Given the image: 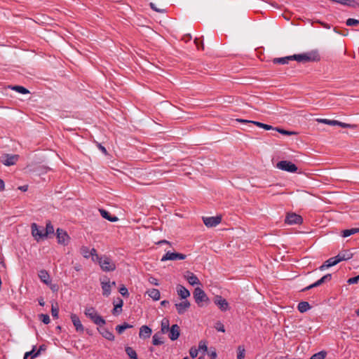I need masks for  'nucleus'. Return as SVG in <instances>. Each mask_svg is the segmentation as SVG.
Returning a JSON list of instances; mask_svg holds the SVG:
<instances>
[{
	"label": "nucleus",
	"mask_w": 359,
	"mask_h": 359,
	"mask_svg": "<svg viewBox=\"0 0 359 359\" xmlns=\"http://www.w3.org/2000/svg\"><path fill=\"white\" fill-rule=\"evenodd\" d=\"M150 283L155 285H158V283L157 282V280L156 278H152V280H150Z\"/></svg>",
	"instance_id": "774afa93"
},
{
	"label": "nucleus",
	"mask_w": 359,
	"mask_h": 359,
	"mask_svg": "<svg viewBox=\"0 0 359 359\" xmlns=\"http://www.w3.org/2000/svg\"><path fill=\"white\" fill-rule=\"evenodd\" d=\"M39 277L40 280L46 285L50 283V277L47 271L43 269L39 272Z\"/></svg>",
	"instance_id": "cd10ccee"
},
{
	"label": "nucleus",
	"mask_w": 359,
	"mask_h": 359,
	"mask_svg": "<svg viewBox=\"0 0 359 359\" xmlns=\"http://www.w3.org/2000/svg\"><path fill=\"white\" fill-rule=\"evenodd\" d=\"M236 121L238 122H240V123H250L251 121H248V120H246V119L238 118V119H236Z\"/></svg>",
	"instance_id": "680f3d73"
},
{
	"label": "nucleus",
	"mask_w": 359,
	"mask_h": 359,
	"mask_svg": "<svg viewBox=\"0 0 359 359\" xmlns=\"http://www.w3.org/2000/svg\"><path fill=\"white\" fill-rule=\"evenodd\" d=\"M214 327L215 330H217L218 332H225V328L223 325V323L221 321H217L215 324Z\"/></svg>",
	"instance_id": "a18cd8bd"
},
{
	"label": "nucleus",
	"mask_w": 359,
	"mask_h": 359,
	"mask_svg": "<svg viewBox=\"0 0 359 359\" xmlns=\"http://www.w3.org/2000/svg\"><path fill=\"white\" fill-rule=\"evenodd\" d=\"M114 308L112 310V314L118 316L122 312V306L123 305V301L120 297L117 298V302H114Z\"/></svg>",
	"instance_id": "b1692460"
},
{
	"label": "nucleus",
	"mask_w": 359,
	"mask_h": 359,
	"mask_svg": "<svg viewBox=\"0 0 359 359\" xmlns=\"http://www.w3.org/2000/svg\"><path fill=\"white\" fill-rule=\"evenodd\" d=\"M100 283L102 289V294L105 297H108L111 294V283L107 276L103 278H100Z\"/></svg>",
	"instance_id": "2eb2a0df"
},
{
	"label": "nucleus",
	"mask_w": 359,
	"mask_h": 359,
	"mask_svg": "<svg viewBox=\"0 0 359 359\" xmlns=\"http://www.w3.org/2000/svg\"><path fill=\"white\" fill-rule=\"evenodd\" d=\"M331 279H332V274L327 273V274L323 276L321 278L318 280L316 282H317V284H318V285L320 286V285H323V283L330 281Z\"/></svg>",
	"instance_id": "58836bf2"
},
{
	"label": "nucleus",
	"mask_w": 359,
	"mask_h": 359,
	"mask_svg": "<svg viewBox=\"0 0 359 359\" xmlns=\"http://www.w3.org/2000/svg\"><path fill=\"white\" fill-rule=\"evenodd\" d=\"M169 332V338L172 341H175L178 339L180 334V329L178 325L175 324L170 327Z\"/></svg>",
	"instance_id": "f3484780"
},
{
	"label": "nucleus",
	"mask_w": 359,
	"mask_h": 359,
	"mask_svg": "<svg viewBox=\"0 0 359 359\" xmlns=\"http://www.w3.org/2000/svg\"><path fill=\"white\" fill-rule=\"evenodd\" d=\"M71 320H72V322L74 325V326L75 327V329L77 332H83L84 330V328H83V326L79 318V316L75 314V313H72L71 314Z\"/></svg>",
	"instance_id": "aec40b11"
},
{
	"label": "nucleus",
	"mask_w": 359,
	"mask_h": 359,
	"mask_svg": "<svg viewBox=\"0 0 359 359\" xmlns=\"http://www.w3.org/2000/svg\"><path fill=\"white\" fill-rule=\"evenodd\" d=\"M169 304H170V302H169V301H168V300H163V301H162V302H161V305L162 306H166L169 305Z\"/></svg>",
	"instance_id": "0e129e2a"
},
{
	"label": "nucleus",
	"mask_w": 359,
	"mask_h": 359,
	"mask_svg": "<svg viewBox=\"0 0 359 359\" xmlns=\"http://www.w3.org/2000/svg\"><path fill=\"white\" fill-rule=\"evenodd\" d=\"M90 252H91L90 256L92 257V259L93 262H97V256L98 255L97 254V251L95 248L90 249Z\"/></svg>",
	"instance_id": "5fc2aeb1"
},
{
	"label": "nucleus",
	"mask_w": 359,
	"mask_h": 359,
	"mask_svg": "<svg viewBox=\"0 0 359 359\" xmlns=\"http://www.w3.org/2000/svg\"><path fill=\"white\" fill-rule=\"evenodd\" d=\"M54 233V227L50 221H48L46 224V228L44 229V235L45 238L48 237L50 235Z\"/></svg>",
	"instance_id": "c85d7f7f"
},
{
	"label": "nucleus",
	"mask_w": 359,
	"mask_h": 359,
	"mask_svg": "<svg viewBox=\"0 0 359 359\" xmlns=\"http://www.w3.org/2000/svg\"><path fill=\"white\" fill-rule=\"evenodd\" d=\"M198 351L199 350H202L204 352H207L208 351V346L206 345V343L203 341H201L198 344Z\"/></svg>",
	"instance_id": "3c124183"
},
{
	"label": "nucleus",
	"mask_w": 359,
	"mask_h": 359,
	"mask_svg": "<svg viewBox=\"0 0 359 359\" xmlns=\"http://www.w3.org/2000/svg\"><path fill=\"white\" fill-rule=\"evenodd\" d=\"M214 303L222 311H226L229 309L228 302L220 295H217L215 297Z\"/></svg>",
	"instance_id": "ddd939ff"
},
{
	"label": "nucleus",
	"mask_w": 359,
	"mask_h": 359,
	"mask_svg": "<svg viewBox=\"0 0 359 359\" xmlns=\"http://www.w3.org/2000/svg\"><path fill=\"white\" fill-rule=\"evenodd\" d=\"M152 344L154 346H159L163 344V341L161 340V334L159 332L153 335Z\"/></svg>",
	"instance_id": "c9c22d12"
},
{
	"label": "nucleus",
	"mask_w": 359,
	"mask_h": 359,
	"mask_svg": "<svg viewBox=\"0 0 359 359\" xmlns=\"http://www.w3.org/2000/svg\"><path fill=\"white\" fill-rule=\"evenodd\" d=\"M203 221L206 226L214 227L221 222L222 216L217 215L215 217H203Z\"/></svg>",
	"instance_id": "9b49d317"
},
{
	"label": "nucleus",
	"mask_w": 359,
	"mask_h": 359,
	"mask_svg": "<svg viewBox=\"0 0 359 359\" xmlns=\"http://www.w3.org/2000/svg\"><path fill=\"white\" fill-rule=\"evenodd\" d=\"M5 189V183L3 180L0 179V191H4Z\"/></svg>",
	"instance_id": "052dcab7"
},
{
	"label": "nucleus",
	"mask_w": 359,
	"mask_h": 359,
	"mask_svg": "<svg viewBox=\"0 0 359 359\" xmlns=\"http://www.w3.org/2000/svg\"><path fill=\"white\" fill-rule=\"evenodd\" d=\"M317 121L319 123H323L330 126H339L343 128H348L351 127V125L348 123H343L337 120H330L327 118H318Z\"/></svg>",
	"instance_id": "4468645a"
},
{
	"label": "nucleus",
	"mask_w": 359,
	"mask_h": 359,
	"mask_svg": "<svg viewBox=\"0 0 359 359\" xmlns=\"http://www.w3.org/2000/svg\"><path fill=\"white\" fill-rule=\"evenodd\" d=\"M97 330L100 332V334L106 339H107L109 341L114 340L115 337H114L113 332H111L110 330H109L107 328L103 327L102 326V327H100L99 328H97Z\"/></svg>",
	"instance_id": "412c9836"
},
{
	"label": "nucleus",
	"mask_w": 359,
	"mask_h": 359,
	"mask_svg": "<svg viewBox=\"0 0 359 359\" xmlns=\"http://www.w3.org/2000/svg\"><path fill=\"white\" fill-rule=\"evenodd\" d=\"M296 61L299 62H318L320 60V56L317 50H313L302 54H295Z\"/></svg>",
	"instance_id": "f257e3e1"
},
{
	"label": "nucleus",
	"mask_w": 359,
	"mask_h": 359,
	"mask_svg": "<svg viewBox=\"0 0 359 359\" xmlns=\"http://www.w3.org/2000/svg\"><path fill=\"white\" fill-rule=\"evenodd\" d=\"M311 306L307 302H301L298 304L297 309L300 313H305L311 309Z\"/></svg>",
	"instance_id": "7c9ffc66"
},
{
	"label": "nucleus",
	"mask_w": 359,
	"mask_h": 359,
	"mask_svg": "<svg viewBox=\"0 0 359 359\" xmlns=\"http://www.w3.org/2000/svg\"><path fill=\"white\" fill-rule=\"evenodd\" d=\"M250 123L252 124H254V125L259 127V128H264V130H273V127L272 126L268 125V124H266V123H261V122H259V121H250Z\"/></svg>",
	"instance_id": "4c0bfd02"
},
{
	"label": "nucleus",
	"mask_w": 359,
	"mask_h": 359,
	"mask_svg": "<svg viewBox=\"0 0 359 359\" xmlns=\"http://www.w3.org/2000/svg\"><path fill=\"white\" fill-rule=\"evenodd\" d=\"M149 6H150L151 8L153 11H156V12H158V13H165V9L158 8L156 6L155 4H154V3H150V4H149Z\"/></svg>",
	"instance_id": "603ef678"
},
{
	"label": "nucleus",
	"mask_w": 359,
	"mask_h": 359,
	"mask_svg": "<svg viewBox=\"0 0 359 359\" xmlns=\"http://www.w3.org/2000/svg\"><path fill=\"white\" fill-rule=\"evenodd\" d=\"M327 355L326 351H322L313 354L310 359H325Z\"/></svg>",
	"instance_id": "37998d69"
},
{
	"label": "nucleus",
	"mask_w": 359,
	"mask_h": 359,
	"mask_svg": "<svg viewBox=\"0 0 359 359\" xmlns=\"http://www.w3.org/2000/svg\"><path fill=\"white\" fill-rule=\"evenodd\" d=\"M276 168H278L280 170L292 173L296 172L298 169L294 163L289 161H279L276 165Z\"/></svg>",
	"instance_id": "39448f33"
},
{
	"label": "nucleus",
	"mask_w": 359,
	"mask_h": 359,
	"mask_svg": "<svg viewBox=\"0 0 359 359\" xmlns=\"http://www.w3.org/2000/svg\"><path fill=\"white\" fill-rule=\"evenodd\" d=\"M39 318L46 325L50 323V317L48 314H41Z\"/></svg>",
	"instance_id": "de8ad7c7"
},
{
	"label": "nucleus",
	"mask_w": 359,
	"mask_h": 359,
	"mask_svg": "<svg viewBox=\"0 0 359 359\" xmlns=\"http://www.w3.org/2000/svg\"><path fill=\"white\" fill-rule=\"evenodd\" d=\"M285 222L287 224L292 225V224H300L303 222V219L302 216L292 212L288 213L286 215V217L285 219Z\"/></svg>",
	"instance_id": "9d476101"
},
{
	"label": "nucleus",
	"mask_w": 359,
	"mask_h": 359,
	"mask_svg": "<svg viewBox=\"0 0 359 359\" xmlns=\"http://www.w3.org/2000/svg\"><path fill=\"white\" fill-rule=\"evenodd\" d=\"M36 346H33L32 349L30 351L26 352L24 355L23 359H27L29 356L31 357V359H34L38 357L42 352L46 350V346L45 344H41L39 346L38 350L36 351Z\"/></svg>",
	"instance_id": "6e6552de"
},
{
	"label": "nucleus",
	"mask_w": 359,
	"mask_h": 359,
	"mask_svg": "<svg viewBox=\"0 0 359 359\" xmlns=\"http://www.w3.org/2000/svg\"><path fill=\"white\" fill-rule=\"evenodd\" d=\"M176 290L177 294L182 299L187 300L186 299L190 296V292L182 285H177Z\"/></svg>",
	"instance_id": "4be33fe9"
},
{
	"label": "nucleus",
	"mask_w": 359,
	"mask_h": 359,
	"mask_svg": "<svg viewBox=\"0 0 359 359\" xmlns=\"http://www.w3.org/2000/svg\"><path fill=\"white\" fill-rule=\"evenodd\" d=\"M175 306L179 315H183L191 306L188 300H184L180 303H176Z\"/></svg>",
	"instance_id": "dca6fc26"
},
{
	"label": "nucleus",
	"mask_w": 359,
	"mask_h": 359,
	"mask_svg": "<svg viewBox=\"0 0 359 359\" xmlns=\"http://www.w3.org/2000/svg\"><path fill=\"white\" fill-rule=\"evenodd\" d=\"M312 288H313V285H312V284H311V285H309V286H307V287H306L303 288V289L302 290V292H305V291L309 290H311V289H312Z\"/></svg>",
	"instance_id": "e2e57ef3"
},
{
	"label": "nucleus",
	"mask_w": 359,
	"mask_h": 359,
	"mask_svg": "<svg viewBox=\"0 0 359 359\" xmlns=\"http://www.w3.org/2000/svg\"><path fill=\"white\" fill-rule=\"evenodd\" d=\"M359 24V20L353 18H348L346 20V25L347 26H356Z\"/></svg>",
	"instance_id": "49530a36"
},
{
	"label": "nucleus",
	"mask_w": 359,
	"mask_h": 359,
	"mask_svg": "<svg viewBox=\"0 0 359 359\" xmlns=\"http://www.w3.org/2000/svg\"><path fill=\"white\" fill-rule=\"evenodd\" d=\"M290 60H296V55L286 56L283 57H276L273 59V64L285 65L287 64Z\"/></svg>",
	"instance_id": "5701e85b"
},
{
	"label": "nucleus",
	"mask_w": 359,
	"mask_h": 359,
	"mask_svg": "<svg viewBox=\"0 0 359 359\" xmlns=\"http://www.w3.org/2000/svg\"><path fill=\"white\" fill-rule=\"evenodd\" d=\"M245 348L239 346L238 347L237 359H243L245 358Z\"/></svg>",
	"instance_id": "c03bdc74"
},
{
	"label": "nucleus",
	"mask_w": 359,
	"mask_h": 359,
	"mask_svg": "<svg viewBox=\"0 0 359 359\" xmlns=\"http://www.w3.org/2000/svg\"><path fill=\"white\" fill-rule=\"evenodd\" d=\"M97 146L98 147V149L105 155L107 154V149L104 147H103L101 144L97 142Z\"/></svg>",
	"instance_id": "4d7b16f0"
},
{
	"label": "nucleus",
	"mask_w": 359,
	"mask_h": 359,
	"mask_svg": "<svg viewBox=\"0 0 359 359\" xmlns=\"http://www.w3.org/2000/svg\"><path fill=\"white\" fill-rule=\"evenodd\" d=\"M186 279L191 285H200L201 282L198 277L191 272L188 271L187 275L185 276Z\"/></svg>",
	"instance_id": "393cba45"
},
{
	"label": "nucleus",
	"mask_w": 359,
	"mask_h": 359,
	"mask_svg": "<svg viewBox=\"0 0 359 359\" xmlns=\"http://www.w3.org/2000/svg\"><path fill=\"white\" fill-rule=\"evenodd\" d=\"M80 253L85 258H89L91 255L89 248L86 246H82L80 248Z\"/></svg>",
	"instance_id": "ea45409f"
},
{
	"label": "nucleus",
	"mask_w": 359,
	"mask_h": 359,
	"mask_svg": "<svg viewBox=\"0 0 359 359\" xmlns=\"http://www.w3.org/2000/svg\"><path fill=\"white\" fill-rule=\"evenodd\" d=\"M119 292L124 297H128L129 296L128 290V289L124 285H122L120 287Z\"/></svg>",
	"instance_id": "8fccbe9b"
},
{
	"label": "nucleus",
	"mask_w": 359,
	"mask_h": 359,
	"mask_svg": "<svg viewBox=\"0 0 359 359\" xmlns=\"http://www.w3.org/2000/svg\"><path fill=\"white\" fill-rule=\"evenodd\" d=\"M198 349L195 346H192L189 350V355L192 358H196L198 355Z\"/></svg>",
	"instance_id": "09e8293b"
},
{
	"label": "nucleus",
	"mask_w": 359,
	"mask_h": 359,
	"mask_svg": "<svg viewBox=\"0 0 359 359\" xmlns=\"http://www.w3.org/2000/svg\"><path fill=\"white\" fill-rule=\"evenodd\" d=\"M338 4L351 7H359V2H357L355 0H339Z\"/></svg>",
	"instance_id": "72a5a7b5"
},
{
	"label": "nucleus",
	"mask_w": 359,
	"mask_h": 359,
	"mask_svg": "<svg viewBox=\"0 0 359 359\" xmlns=\"http://www.w3.org/2000/svg\"><path fill=\"white\" fill-rule=\"evenodd\" d=\"M148 295L153 299L154 301L160 299L161 294L158 289L152 288L147 292Z\"/></svg>",
	"instance_id": "c756f323"
},
{
	"label": "nucleus",
	"mask_w": 359,
	"mask_h": 359,
	"mask_svg": "<svg viewBox=\"0 0 359 359\" xmlns=\"http://www.w3.org/2000/svg\"><path fill=\"white\" fill-rule=\"evenodd\" d=\"M152 333V330L147 325H142L140 328L139 337L140 339H149Z\"/></svg>",
	"instance_id": "6ab92c4d"
},
{
	"label": "nucleus",
	"mask_w": 359,
	"mask_h": 359,
	"mask_svg": "<svg viewBox=\"0 0 359 359\" xmlns=\"http://www.w3.org/2000/svg\"><path fill=\"white\" fill-rule=\"evenodd\" d=\"M38 302H39V304L40 306H44L45 302H44V300H43V298L41 297L40 299H39Z\"/></svg>",
	"instance_id": "338daca9"
},
{
	"label": "nucleus",
	"mask_w": 359,
	"mask_h": 359,
	"mask_svg": "<svg viewBox=\"0 0 359 359\" xmlns=\"http://www.w3.org/2000/svg\"><path fill=\"white\" fill-rule=\"evenodd\" d=\"M11 89L21 93V94H28L29 93V91L26 88L22 86H10Z\"/></svg>",
	"instance_id": "e433bc0d"
},
{
	"label": "nucleus",
	"mask_w": 359,
	"mask_h": 359,
	"mask_svg": "<svg viewBox=\"0 0 359 359\" xmlns=\"http://www.w3.org/2000/svg\"><path fill=\"white\" fill-rule=\"evenodd\" d=\"M194 298L195 299L196 303L199 306H202V302H207L209 301V299L204 292L201 287H196L193 292Z\"/></svg>",
	"instance_id": "20e7f679"
},
{
	"label": "nucleus",
	"mask_w": 359,
	"mask_h": 359,
	"mask_svg": "<svg viewBox=\"0 0 359 359\" xmlns=\"http://www.w3.org/2000/svg\"><path fill=\"white\" fill-rule=\"evenodd\" d=\"M100 215L103 218L105 219H107L109 222H116L118 220V218L116 216L111 215L107 210L104 209H100L99 210Z\"/></svg>",
	"instance_id": "a878e982"
},
{
	"label": "nucleus",
	"mask_w": 359,
	"mask_h": 359,
	"mask_svg": "<svg viewBox=\"0 0 359 359\" xmlns=\"http://www.w3.org/2000/svg\"><path fill=\"white\" fill-rule=\"evenodd\" d=\"M186 255L182 253L175 252H167L161 258V262H165L167 260H183L186 258Z\"/></svg>",
	"instance_id": "1a4fd4ad"
},
{
	"label": "nucleus",
	"mask_w": 359,
	"mask_h": 359,
	"mask_svg": "<svg viewBox=\"0 0 359 359\" xmlns=\"http://www.w3.org/2000/svg\"><path fill=\"white\" fill-rule=\"evenodd\" d=\"M273 130L284 135H292L297 134L295 132L286 130L280 128H273Z\"/></svg>",
	"instance_id": "79ce46f5"
},
{
	"label": "nucleus",
	"mask_w": 359,
	"mask_h": 359,
	"mask_svg": "<svg viewBox=\"0 0 359 359\" xmlns=\"http://www.w3.org/2000/svg\"><path fill=\"white\" fill-rule=\"evenodd\" d=\"M357 233H359V228H351L349 229H345L341 231V236L344 238H346Z\"/></svg>",
	"instance_id": "2f4dec72"
},
{
	"label": "nucleus",
	"mask_w": 359,
	"mask_h": 359,
	"mask_svg": "<svg viewBox=\"0 0 359 359\" xmlns=\"http://www.w3.org/2000/svg\"><path fill=\"white\" fill-rule=\"evenodd\" d=\"M158 245H161V244H168V245H170V243L166 240H161L158 243Z\"/></svg>",
	"instance_id": "69168bd1"
},
{
	"label": "nucleus",
	"mask_w": 359,
	"mask_h": 359,
	"mask_svg": "<svg viewBox=\"0 0 359 359\" xmlns=\"http://www.w3.org/2000/svg\"><path fill=\"white\" fill-rule=\"evenodd\" d=\"M338 263H339V259L335 257H331L330 259H328L327 260H326L320 267H319V270L320 271H324L326 269H328L331 266H335L336 264H337Z\"/></svg>",
	"instance_id": "a211bd4d"
},
{
	"label": "nucleus",
	"mask_w": 359,
	"mask_h": 359,
	"mask_svg": "<svg viewBox=\"0 0 359 359\" xmlns=\"http://www.w3.org/2000/svg\"><path fill=\"white\" fill-rule=\"evenodd\" d=\"M194 43H195L196 46H197V48H198V49H199V48H201L202 49H203V42H202V43H199V42H198V39L196 38V39H194Z\"/></svg>",
	"instance_id": "13d9d810"
},
{
	"label": "nucleus",
	"mask_w": 359,
	"mask_h": 359,
	"mask_svg": "<svg viewBox=\"0 0 359 359\" xmlns=\"http://www.w3.org/2000/svg\"><path fill=\"white\" fill-rule=\"evenodd\" d=\"M58 313H59V309H58V307H57V306L55 307L53 305H52V309H51L52 316L53 318H57L58 317Z\"/></svg>",
	"instance_id": "864d4df0"
},
{
	"label": "nucleus",
	"mask_w": 359,
	"mask_h": 359,
	"mask_svg": "<svg viewBox=\"0 0 359 359\" xmlns=\"http://www.w3.org/2000/svg\"><path fill=\"white\" fill-rule=\"evenodd\" d=\"M19 158V156L16 154H5L1 158V162L6 165L10 166L15 165Z\"/></svg>",
	"instance_id": "f8f14e48"
},
{
	"label": "nucleus",
	"mask_w": 359,
	"mask_h": 359,
	"mask_svg": "<svg viewBox=\"0 0 359 359\" xmlns=\"http://www.w3.org/2000/svg\"><path fill=\"white\" fill-rule=\"evenodd\" d=\"M359 280V275L353 278H351L348 280L347 283L348 284H355Z\"/></svg>",
	"instance_id": "6e6d98bb"
},
{
	"label": "nucleus",
	"mask_w": 359,
	"mask_h": 359,
	"mask_svg": "<svg viewBox=\"0 0 359 359\" xmlns=\"http://www.w3.org/2000/svg\"><path fill=\"white\" fill-rule=\"evenodd\" d=\"M84 313L95 325L102 327L106 324L105 320L97 313L93 307L86 308Z\"/></svg>",
	"instance_id": "7ed1b4c3"
},
{
	"label": "nucleus",
	"mask_w": 359,
	"mask_h": 359,
	"mask_svg": "<svg viewBox=\"0 0 359 359\" xmlns=\"http://www.w3.org/2000/svg\"><path fill=\"white\" fill-rule=\"evenodd\" d=\"M353 254L349 250H344L339 252L336 257L339 259V262L346 261L351 259Z\"/></svg>",
	"instance_id": "bb28decb"
},
{
	"label": "nucleus",
	"mask_w": 359,
	"mask_h": 359,
	"mask_svg": "<svg viewBox=\"0 0 359 359\" xmlns=\"http://www.w3.org/2000/svg\"><path fill=\"white\" fill-rule=\"evenodd\" d=\"M208 355L210 359H215L217 358V353L215 351H212L208 353Z\"/></svg>",
	"instance_id": "bf43d9fd"
},
{
	"label": "nucleus",
	"mask_w": 359,
	"mask_h": 359,
	"mask_svg": "<svg viewBox=\"0 0 359 359\" xmlns=\"http://www.w3.org/2000/svg\"><path fill=\"white\" fill-rule=\"evenodd\" d=\"M170 329V327H169V320L164 318L161 322V332H168Z\"/></svg>",
	"instance_id": "a19ab883"
},
{
	"label": "nucleus",
	"mask_w": 359,
	"mask_h": 359,
	"mask_svg": "<svg viewBox=\"0 0 359 359\" xmlns=\"http://www.w3.org/2000/svg\"><path fill=\"white\" fill-rule=\"evenodd\" d=\"M31 231L32 236L37 242L45 238V236H43L44 229L41 227V229H39V226L36 223L31 224Z\"/></svg>",
	"instance_id": "423d86ee"
},
{
	"label": "nucleus",
	"mask_w": 359,
	"mask_h": 359,
	"mask_svg": "<svg viewBox=\"0 0 359 359\" xmlns=\"http://www.w3.org/2000/svg\"><path fill=\"white\" fill-rule=\"evenodd\" d=\"M97 262L103 271L109 272L116 269L115 263L107 256H97Z\"/></svg>",
	"instance_id": "f03ea898"
},
{
	"label": "nucleus",
	"mask_w": 359,
	"mask_h": 359,
	"mask_svg": "<svg viewBox=\"0 0 359 359\" xmlns=\"http://www.w3.org/2000/svg\"><path fill=\"white\" fill-rule=\"evenodd\" d=\"M125 351L130 359H138L136 351L130 346H126Z\"/></svg>",
	"instance_id": "473e14b6"
},
{
	"label": "nucleus",
	"mask_w": 359,
	"mask_h": 359,
	"mask_svg": "<svg viewBox=\"0 0 359 359\" xmlns=\"http://www.w3.org/2000/svg\"><path fill=\"white\" fill-rule=\"evenodd\" d=\"M133 326L127 323H123L122 325H118L116 327V330L117 332L121 334H122L126 329L132 328Z\"/></svg>",
	"instance_id": "f704fd0d"
},
{
	"label": "nucleus",
	"mask_w": 359,
	"mask_h": 359,
	"mask_svg": "<svg viewBox=\"0 0 359 359\" xmlns=\"http://www.w3.org/2000/svg\"><path fill=\"white\" fill-rule=\"evenodd\" d=\"M56 237L57 243L63 245H67L70 239L67 231L60 228L56 230Z\"/></svg>",
	"instance_id": "0eeeda50"
}]
</instances>
